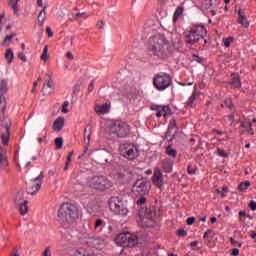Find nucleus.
Masks as SVG:
<instances>
[{"label": "nucleus", "mask_w": 256, "mask_h": 256, "mask_svg": "<svg viewBox=\"0 0 256 256\" xmlns=\"http://www.w3.org/2000/svg\"><path fill=\"white\" fill-rule=\"evenodd\" d=\"M149 52L156 55L158 59H169L171 46L164 35L157 34L149 39Z\"/></svg>", "instance_id": "nucleus-1"}, {"label": "nucleus", "mask_w": 256, "mask_h": 256, "mask_svg": "<svg viewBox=\"0 0 256 256\" xmlns=\"http://www.w3.org/2000/svg\"><path fill=\"white\" fill-rule=\"evenodd\" d=\"M79 219V209L69 202L63 203L58 210V221L61 225H71Z\"/></svg>", "instance_id": "nucleus-2"}, {"label": "nucleus", "mask_w": 256, "mask_h": 256, "mask_svg": "<svg viewBox=\"0 0 256 256\" xmlns=\"http://www.w3.org/2000/svg\"><path fill=\"white\" fill-rule=\"evenodd\" d=\"M205 37H207L205 26L193 24L190 30L186 32V43L187 45H195V43H198L201 39H205Z\"/></svg>", "instance_id": "nucleus-3"}, {"label": "nucleus", "mask_w": 256, "mask_h": 256, "mask_svg": "<svg viewBox=\"0 0 256 256\" xmlns=\"http://www.w3.org/2000/svg\"><path fill=\"white\" fill-rule=\"evenodd\" d=\"M88 185L91 189H96V191H109L113 187V182L106 176H93L89 179Z\"/></svg>", "instance_id": "nucleus-4"}, {"label": "nucleus", "mask_w": 256, "mask_h": 256, "mask_svg": "<svg viewBox=\"0 0 256 256\" xmlns=\"http://www.w3.org/2000/svg\"><path fill=\"white\" fill-rule=\"evenodd\" d=\"M173 85L171 75L165 72H160L153 77V86L157 91H165Z\"/></svg>", "instance_id": "nucleus-5"}, {"label": "nucleus", "mask_w": 256, "mask_h": 256, "mask_svg": "<svg viewBox=\"0 0 256 256\" xmlns=\"http://www.w3.org/2000/svg\"><path fill=\"white\" fill-rule=\"evenodd\" d=\"M115 243L119 245V247H135L139 243V238H137L135 235L126 232V233H120L115 238Z\"/></svg>", "instance_id": "nucleus-6"}, {"label": "nucleus", "mask_w": 256, "mask_h": 256, "mask_svg": "<svg viewBox=\"0 0 256 256\" xmlns=\"http://www.w3.org/2000/svg\"><path fill=\"white\" fill-rule=\"evenodd\" d=\"M108 205L110 209L113 211V213H115V215H121L122 217H126L127 213H129L127 205L119 197H111L108 202Z\"/></svg>", "instance_id": "nucleus-7"}, {"label": "nucleus", "mask_w": 256, "mask_h": 256, "mask_svg": "<svg viewBox=\"0 0 256 256\" xmlns=\"http://www.w3.org/2000/svg\"><path fill=\"white\" fill-rule=\"evenodd\" d=\"M149 191H151V182L147 178L136 180L132 186V192L140 197L149 195Z\"/></svg>", "instance_id": "nucleus-8"}, {"label": "nucleus", "mask_w": 256, "mask_h": 256, "mask_svg": "<svg viewBox=\"0 0 256 256\" xmlns=\"http://www.w3.org/2000/svg\"><path fill=\"white\" fill-rule=\"evenodd\" d=\"M110 131L112 135H116V137L125 138L129 135L131 128H129L128 124L123 121H115L110 126Z\"/></svg>", "instance_id": "nucleus-9"}, {"label": "nucleus", "mask_w": 256, "mask_h": 256, "mask_svg": "<svg viewBox=\"0 0 256 256\" xmlns=\"http://www.w3.org/2000/svg\"><path fill=\"white\" fill-rule=\"evenodd\" d=\"M120 155L130 161H133V159L137 157V151H135V148L132 145L122 144L120 145Z\"/></svg>", "instance_id": "nucleus-10"}, {"label": "nucleus", "mask_w": 256, "mask_h": 256, "mask_svg": "<svg viewBox=\"0 0 256 256\" xmlns=\"http://www.w3.org/2000/svg\"><path fill=\"white\" fill-rule=\"evenodd\" d=\"M26 193L28 195H35L36 193H39L41 191V182H38L37 180L31 179L26 183Z\"/></svg>", "instance_id": "nucleus-11"}, {"label": "nucleus", "mask_w": 256, "mask_h": 256, "mask_svg": "<svg viewBox=\"0 0 256 256\" xmlns=\"http://www.w3.org/2000/svg\"><path fill=\"white\" fill-rule=\"evenodd\" d=\"M1 127L6 129V132L1 135V141L2 145L7 146L9 145V137L11 135L10 129H11V120H6L2 123Z\"/></svg>", "instance_id": "nucleus-12"}, {"label": "nucleus", "mask_w": 256, "mask_h": 256, "mask_svg": "<svg viewBox=\"0 0 256 256\" xmlns=\"http://www.w3.org/2000/svg\"><path fill=\"white\" fill-rule=\"evenodd\" d=\"M138 214H139V217L141 219H146V218L151 219L155 216V208H152V207L144 208V207H142V208L139 209Z\"/></svg>", "instance_id": "nucleus-13"}, {"label": "nucleus", "mask_w": 256, "mask_h": 256, "mask_svg": "<svg viewBox=\"0 0 256 256\" xmlns=\"http://www.w3.org/2000/svg\"><path fill=\"white\" fill-rule=\"evenodd\" d=\"M86 243L90 245V247H99V245H105V239L99 236H89Z\"/></svg>", "instance_id": "nucleus-14"}, {"label": "nucleus", "mask_w": 256, "mask_h": 256, "mask_svg": "<svg viewBox=\"0 0 256 256\" xmlns=\"http://www.w3.org/2000/svg\"><path fill=\"white\" fill-rule=\"evenodd\" d=\"M152 182L158 189H161L163 187V174L161 173L160 170H155L153 177H152Z\"/></svg>", "instance_id": "nucleus-15"}, {"label": "nucleus", "mask_w": 256, "mask_h": 256, "mask_svg": "<svg viewBox=\"0 0 256 256\" xmlns=\"http://www.w3.org/2000/svg\"><path fill=\"white\" fill-rule=\"evenodd\" d=\"M173 160L166 158L162 160V169L165 171V173H171L173 171Z\"/></svg>", "instance_id": "nucleus-16"}, {"label": "nucleus", "mask_w": 256, "mask_h": 256, "mask_svg": "<svg viewBox=\"0 0 256 256\" xmlns=\"http://www.w3.org/2000/svg\"><path fill=\"white\" fill-rule=\"evenodd\" d=\"M109 109H111V105L109 104H102L95 107L97 115H105V113H109Z\"/></svg>", "instance_id": "nucleus-17"}, {"label": "nucleus", "mask_w": 256, "mask_h": 256, "mask_svg": "<svg viewBox=\"0 0 256 256\" xmlns=\"http://www.w3.org/2000/svg\"><path fill=\"white\" fill-rule=\"evenodd\" d=\"M65 125V118L58 117L54 123H53V129L54 131H61L63 129V126Z\"/></svg>", "instance_id": "nucleus-18"}, {"label": "nucleus", "mask_w": 256, "mask_h": 256, "mask_svg": "<svg viewBox=\"0 0 256 256\" xmlns=\"http://www.w3.org/2000/svg\"><path fill=\"white\" fill-rule=\"evenodd\" d=\"M231 77L232 86L234 87V89H241V76H239V74L237 73H232Z\"/></svg>", "instance_id": "nucleus-19"}, {"label": "nucleus", "mask_w": 256, "mask_h": 256, "mask_svg": "<svg viewBox=\"0 0 256 256\" xmlns=\"http://www.w3.org/2000/svg\"><path fill=\"white\" fill-rule=\"evenodd\" d=\"M88 139V142H87ZM91 141V132L87 133V128L84 129V143H87V145L85 146V150L84 153H82L79 156V159H81V157H83V155H85V153H87V151L89 150V142Z\"/></svg>", "instance_id": "nucleus-20"}, {"label": "nucleus", "mask_w": 256, "mask_h": 256, "mask_svg": "<svg viewBox=\"0 0 256 256\" xmlns=\"http://www.w3.org/2000/svg\"><path fill=\"white\" fill-rule=\"evenodd\" d=\"M238 23H240L242 27H245V29L249 27L247 17L243 14V12H241V10L238 11Z\"/></svg>", "instance_id": "nucleus-21"}, {"label": "nucleus", "mask_w": 256, "mask_h": 256, "mask_svg": "<svg viewBox=\"0 0 256 256\" xmlns=\"http://www.w3.org/2000/svg\"><path fill=\"white\" fill-rule=\"evenodd\" d=\"M29 201L28 200H24L22 203H19V212L22 215H27V213L29 212Z\"/></svg>", "instance_id": "nucleus-22"}, {"label": "nucleus", "mask_w": 256, "mask_h": 256, "mask_svg": "<svg viewBox=\"0 0 256 256\" xmlns=\"http://www.w3.org/2000/svg\"><path fill=\"white\" fill-rule=\"evenodd\" d=\"M5 109H7V100L4 98L0 99V121H3L5 117Z\"/></svg>", "instance_id": "nucleus-23"}, {"label": "nucleus", "mask_w": 256, "mask_h": 256, "mask_svg": "<svg viewBox=\"0 0 256 256\" xmlns=\"http://www.w3.org/2000/svg\"><path fill=\"white\" fill-rule=\"evenodd\" d=\"M47 9V6H44V8L40 11L38 15V25L40 27H43V24L45 23L47 12L45 11Z\"/></svg>", "instance_id": "nucleus-24"}, {"label": "nucleus", "mask_w": 256, "mask_h": 256, "mask_svg": "<svg viewBox=\"0 0 256 256\" xmlns=\"http://www.w3.org/2000/svg\"><path fill=\"white\" fill-rule=\"evenodd\" d=\"M5 59L8 65H11L13 63V59H15V54L13 53V50L11 48H8L6 50Z\"/></svg>", "instance_id": "nucleus-25"}, {"label": "nucleus", "mask_w": 256, "mask_h": 256, "mask_svg": "<svg viewBox=\"0 0 256 256\" xmlns=\"http://www.w3.org/2000/svg\"><path fill=\"white\" fill-rule=\"evenodd\" d=\"M13 37H17V33H11L5 36L2 45H4V47H9V45H11V41H13Z\"/></svg>", "instance_id": "nucleus-26"}, {"label": "nucleus", "mask_w": 256, "mask_h": 256, "mask_svg": "<svg viewBox=\"0 0 256 256\" xmlns=\"http://www.w3.org/2000/svg\"><path fill=\"white\" fill-rule=\"evenodd\" d=\"M0 165H7V152L0 145Z\"/></svg>", "instance_id": "nucleus-27"}, {"label": "nucleus", "mask_w": 256, "mask_h": 256, "mask_svg": "<svg viewBox=\"0 0 256 256\" xmlns=\"http://www.w3.org/2000/svg\"><path fill=\"white\" fill-rule=\"evenodd\" d=\"M183 11H185V8L183 6H178L174 12L173 21H177V19L183 15Z\"/></svg>", "instance_id": "nucleus-28"}, {"label": "nucleus", "mask_w": 256, "mask_h": 256, "mask_svg": "<svg viewBox=\"0 0 256 256\" xmlns=\"http://www.w3.org/2000/svg\"><path fill=\"white\" fill-rule=\"evenodd\" d=\"M142 226L153 227L155 225V220L153 218H141Z\"/></svg>", "instance_id": "nucleus-29"}, {"label": "nucleus", "mask_w": 256, "mask_h": 256, "mask_svg": "<svg viewBox=\"0 0 256 256\" xmlns=\"http://www.w3.org/2000/svg\"><path fill=\"white\" fill-rule=\"evenodd\" d=\"M175 133H177V130H173L171 128H168L166 135H165V139L167 141H173V139H175Z\"/></svg>", "instance_id": "nucleus-30"}, {"label": "nucleus", "mask_w": 256, "mask_h": 256, "mask_svg": "<svg viewBox=\"0 0 256 256\" xmlns=\"http://www.w3.org/2000/svg\"><path fill=\"white\" fill-rule=\"evenodd\" d=\"M160 111H162L163 117H171L172 112L169 106H160Z\"/></svg>", "instance_id": "nucleus-31"}, {"label": "nucleus", "mask_w": 256, "mask_h": 256, "mask_svg": "<svg viewBox=\"0 0 256 256\" xmlns=\"http://www.w3.org/2000/svg\"><path fill=\"white\" fill-rule=\"evenodd\" d=\"M166 155H168L169 157H173V159H175V157H177V150L172 148L171 146H167Z\"/></svg>", "instance_id": "nucleus-32"}, {"label": "nucleus", "mask_w": 256, "mask_h": 256, "mask_svg": "<svg viewBox=\"0 0 256 256\" xmlns=\"http://www.w3.org/2000/svg\"><path fill=\"white\" fill-rule=\"evenodd\" d=\"M48 53H49V46L46 45L44 47L43 53L40 56L41 60L44 61V63H47V59H49V54Z\"/></svg>", "instance_id": "nucleus-33"}, {"label": "nucleus", "mask_w": 256, "mask_h": 256, "mask_svg": "<svg viewBox=\"0 0 256 256\" xmlns=\"http://www.w3.org/2000/svg\"><path fill=\"white\" fill-rule=\"evenodd\" d=\"M127 98H128L130 101H136V100H137V90H135V89L130 90V91L127 93Z\"/></svg>", "instance_id": "nucleus-34"}, {"label": "nucleus", "mask_w": 256, "mask_h": 256, "mask_svg": "<svg viewBox=\"0 0 256 256\" xmlns=\"http://www.w3.org/2000/svg\"><path fill=\"white\" fill-rule=\"evenodd\" d=\"M250 185H251V182H249V181L241 182L238 185V189H239V191H247V189H249Z\"/></svg>", "instance_id": "nucleus-35"}, {"label": "nucleus", "mask_w": 256, "mask_h": 256, "mask_svg": "<svg viewBox=\"0 0 256 256\" xmlns=\"http://www.w3.org/2000/svg\"><path fill=\"white\" fill-rule=\"evenodd\" d=\"M8 3L10 5V7H12L14 13H17L18 11V3H19V0H8Z\"/></svg>", "instance_id": "nucleus-36"}, {"label": "nucleus", "mask_w": 256, "mask_h": 256, "mask_svg": "<svg viewBox=\"0 0 256 256\" xmlns=\"http://www.w3.org/2000/svg\"><path fill=\"white\" fill-rule=\"evenodd\" d=\"M151 110H152V111H156V117L159 118V117L162 116L161 113H163V112H162V110H161V106L153 104V105L151 106Z\"/></svg>", "instance_id": "nucleus-37"}, {"label": "nucleus", "mask_w": 256, "mask_h": 256, "mask_svg": "<svg viewBox=\"0 0 256 256\" xmlns=\"http://www.w3.org/2000/svg\"><path fill=\"white\" fill-rule=\"evenodd\" d=\"M224 105H225L226 107H228V109H230V111L235 110V105H233V100H231L230 98H227V99L224 101Z\"/></svg>", "instance_id": "nucleus-38"}, {"label": "nucleus", "mask_w": 256, "mask_h": 256, "mask_svg": "<svg viewBox=\"0 0 256 256\" xmlns=\"http://www.w3.org/2000/svg\"><path fill=\"white\" fill-rule=\"evenodd\" d=\"M71 157H73V152H70L67 156V161L64 167V171H69V165H71Z\"/></svg>", "instance_id": "nucleus-39"}, {"label": "nucleus", "mask_w": 256, "mask_h": 256, "mask_svg": "<svg viewBox=\"0 0 256 256\" xmlns=\"http://www.w3.org/2000/svg\"><path fill=\"white\" fill-rule=\"evenodd\" d=\"M14 202L16 203V205H19V203H23V193L18 192L16 194V197L14 199Z\"/></svg>", "instance_id": "nucleus-40"}, {"label": "nucleus", "mask_w": 256, "mask_h": 256, "mask_svg": "<svg viewBox=\"0 0 256 256\" xmlns=\"http://www.w3.org/2000/svg\"><path fill=\"white\" fill-rule=\"evenodd\" d=\"M99 227H105V221L103 219H96L94 229H99Z\"/></svg>", "instance_id": "nucleus-41"}, {"label": "nucleus", "mask_w": 256, "mask_h": 256, "mask_svg": "<svg viewBox=\"0 0 256 256\" xmlns=\"http://www.w3.org/2000/svg\"><path fill=\"white\" fill-rule=\"evenodd\" d=\"M55 145H56V149L57 150L62 149V147H63V139L61 137H57L55 139Z\"/></svg>", "instance_id": "nucleus-42"}, {"label": "nucleus", "mask_w": 256, "mask_h": 256, "mask_svg": "<svg viewBox=\"0 0 256 256\" xmlns=\"http://www.w3.org/2000/svg\"><path fill=\"white\" fill-rule=\"evenodd\" d=\"M168 129H172V130H177V120L175 118H172L169 125H168Z\"/></svg>", "instance_id": "nucleus-43"}, {"label": "nucleus", "mask_w": 256, "mask_h": 256, "mask_svg": "<svg viewBox=\"0 0 256 256\" xmlns=\"http://www.w3.org/2000/svg\"><path fill=\"white\" fill-rule=\"evenodd\" d=\"M86 252H87V250H85L83 248H78L75 250L74 256H85Z\"/></svg>", "instance_id": "nucleus-44"}, {"label": "nucleus", "mask_w": 256, "mask_h": 256, "mask_svg": "<svg viewBox=\"0 0 256 256\" xmlns=\"http://www.w3.org/2000/svg\"><path fill=\"white\" fill-rule=\"evenodd\" d=\"M217 155L219 156V157H224V158H227V157H229V154L227 153V152H225L223 149H221V148H218L217 149Z\"/></svg>", "instance_id": "nucleus-45"}, {"label": "nucleus", "mask_w": 256, "mask_h": 256, "mask_svg": "<svg viewBox=\"0 0 256 256\" xmlns=\"http://www.w3.org/2000/svg\"><path fill=\"white\" fill-rule=\"evenodd\" d=\"M195 102V93H193L190 98L188 99V101L186 102V105L188 107H193V103Z\"/></svg>", "instance_id": "nucleus-46"}, {"label": "nucleus", "mask_w": 256, "mask_h": 256, "mask_svg": "<svg viewBox=\"0 0 256 256\" xmlns=\"http://www.w3.org/2000/svg\"><path fill=\"white\" fill-rule=\"evenodd\" d=\"M44 178H45V175H44V173L42 171V172H40L38 177L34 178V181H38V183H41V185H43V179Z\"/></svg>", "instance_id": "nucleus-47"}, {"label": "nucleus", "mask_w": 256, "mask_h": 256, "mask_svg": "<svg viewBox=\"0 0 256 256\" xmlns=\"http://www.w3.org/2000/svg\"><path fill=\"white\" fill-rule=\"evenodd\" d=\"M129 175H131V172H129V170H124V172L119 173V177H121V179H127Z\"/></svg>", "instance_id": "nucleus-48"}, {"label": "nucleus", "mask_w": 256, "mask_h": 256, "mask_svg": "<svg viewBox=\"0 0 256 256\" xmlns=\"http://www.w3.org/2000/svg\"><path fill=\"white\" fill-rule=\"evenodd\" d=\"M79 91H81V84L76 83L73 87V95H77V93H79Z\"/></svg>", "instance_id": "nucleus-49"}, {"label": "nucleus", "mask_w": 256, "mask_h": 256, "mask_svg": "<svg viewBox=\"0 0 256 256\" xmlns=\"http://www.w3.org/2000/svg\"><path fill=\"white\" fill-rule=\"evenodd\" d=\"M231 43H233V37H228V38L224 39L225 47H231Z\"/></svg>", "instance_id": "nucleus-50"}, {"label": "nucleus", "mask_w": 256, "mask_h": 256, "mask_svg": "<svg viewBox=\"0 0 256 256\" xmlns=\"http://www.w3.org/2000/svg\"><path fill=\"white\" fill-rule=\"evenodd\" d=\"M176 235H178V237H187V231L184 229H179L176 231Z\"/></svg>", "instance_id": "nucleus-51"}, {"label": "nucleus", "mask_w": 256, "mask_h": 256, "mask_svg": "<svg viewBox=\"0 0 256 256\" xmlns=\"http://www.w3.org/2000/svg\"><path fill=\"white\" fill-rule=\"evenodd\" d=\"M138 205H145L147 203V198L145 196H140V198L136 201Z\"/></svg>", "instance_id": "nucleus-52"}, {"label": "nucleus", "mask_w": 256, "mask_h": 256, "mask_svg": "<svg viewBox=\"0 0 256 256\" xmlns=\"http://www.w3.org/2000/svg\"><path fill=\"white\" fill-rule=\"evenodd\" d=\"M67 107H69V101H65L62 104V113H69V109H67Z\"/></svg>", "instance_id": "nucleus-53"}, {"label": "nucleus", "mask_w": 256, "mask_h": 256, "mask_svg": "<svg viewBox=\"0 0 256 256\" xmlns=\"http://www.w3.org/2000/svg\"><path fill=\"white\" fill-rule=\"evenodd\" d=\"M18 59L23 61V63H27V56H25V53H23V52L18 53Z\"/></svg>", "instance_id": "nucleus-54"}, {"label": "nucleus", "mask_w": 256, "mask_h": 256, "mask_svg": "<svg viewBox=\"0 0 256 256\" xmlns=\"http://www.w3.org/2000/svg\"><path fill=\"white\" fill-rule=\"evenodd\" d=\"M48 77V82H47V87H49V89H53V79H51V75L47 74Z\"/></svg>", "instance_id": "nucleus-55"}, {"label": "nucleus", "mask_w": 256, "mask_h": 256, "mask_svg": "<svg viewBox=\"0 0 256 256\" xmlns=\"http://www.w3.org/2000/svg\"><path fill=\"white\" fill-rule=\"evenodd\" d=\"M230 243H231V245H233L234 247H237V245H238V247H241L242 245H243V243H239V242H237L235 239H233V238H230Z\"/></svg>", "instance_id": "nucleus-56"}, {"label": "nucleus", "mask_w": 256, "mask_h": 256, "mask_svg": "<svg viewBox=\"0 0 256 256\" xmlns=\"http://www.w3.org/2000/svg\"><path fill=\"white\" fill-rule=\"evenodd\" d=\"M42 256H51V247H47L43 253H42Z\"/></svg>", "instance_id": "nucleus-57"}, {"label": "nucleus", "mask_w": 256, "mask_h": 256, "mask_svg": "<svg viewBox=\"0 0 256 256\" xmlns=\"http://www.w3.org/2000/svg\"><path fill=\"white\" fill-rule=\"evenodd\" d=\"M248 207H250L251 211H256V202L255 201H251L249 203Z\"/></svg>", "instance_id": "nucleus-58"}, {"label": "nucleus", "mask_w": 256, "mask_h": 256, "mask_svg": "<svg viewBox=\"0 0 256 256\" xmlns=\"http://www.w3.org/2000/svg\"><path fill=\"white\" fill-rule=\"evenodd\" d=\"M66 57L67 59H69L70 61H73V59H75V57L73 56V53L71 51H68L66 53Z\"/></svg>", "instance_id": "nucleus-59"}, {"label": "nucleus", "mask_w": 256, "mask_h": 256, "mask_svg": "<svg viewBox=\"0 0 256 256\" xmlns=\"http://www.w3.org/2000/svg\"><path fill=\"white\" fill-rule=\"evenodd\" d=\"M213 233V230L211 229H208L204 235H203V239H207V237H209V235H211Z\"/></svg>", "instance_id": "nucleus-60"}, {"label": "nucleus", "mask_w": 256, "mask_h": 256, "mask_svg": "<svg viewBox=\"0 0 256 256\" xmlns=\"http://www.w3.org/2000/svg\"><path fill=\"white\" fill-rule=\"evenodd\" d=\"M98 29H103L105 27V21L100 20L97 24Z\"/></svg>", "instance_id": "nucleus-61"}, {"label": "nucleus", "mask_w": 256, "mask_h": 256, "mask_svg": "<svg viewBox=\"0 0 256 256\" xmlns=\"http://www.w3.org/2000/svg\"><path fill=\"white\" fill-rule=\"evenodd\" d=\"M195 223V217H189L187 219V225H193Z\"/></svg>", "instance_id": "nucleus-62"}, {"label": "nucleus", "mask_w": 256, "mask_h": 256, "mask_svg": "<svg viewBox=\"0 0 256 256\" xmlns=\"http://www.w3.org/2000/svg\"><path fill=\"white\" fill-rule=\"evenodd\" d=\"M46 33H47L48 37H53V30H51V27L46 28Z\"/></svg>", "instance_id": "nucleus-63"}, {"label": "nucleus", "mask_w": 256, "mask_h": 256, "mask_svg": "<svg viewBox=\"0 0 256 256\" xmlns=\"http://www.w3.org/2000/svg\"><path fill=\"white\" fill-rule=\"evenodd\" d=\"M237 255H239V249L234 248V249L232 250V256H237Z\"/></svg>", "instance_id": "nucleus-64"}]
</instances>
